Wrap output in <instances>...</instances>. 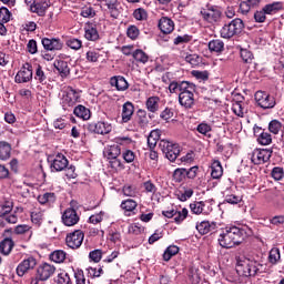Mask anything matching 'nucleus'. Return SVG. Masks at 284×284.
Listing matches in <instances>:
<instances>
[{
  "label": "nucleus",
  "instance_id": "f257e3e1",
  "mask_svg": "<svg viewBox=\"0 0 284 284\" xmlns=\"http://www.w3.org/2000/svg\"><path fill=\"white\" fill-rule=\"evenodd\" d=\"M252 234V230L247 226H226L219 236V243L221 247L225 250H231V247H236Z\"/></svg>",
  "mask_w": 284,
  "mask_h": 284
},
{
  "label": "nucleus",
  "instance_id": "f03ea898",
  "mask_svg": "<svg viewBox=\"0 0 284 284\" xmlns=\"http://www.w3.org/2000/svg\"><path fill=\"white\" fill-rule=\"evenodd\" d=\"M236 258V273L239 276H256L258 272V262L245 257V255H239Z\"/></svg>",
  "mask_w": 284,
  "mask_h": 284
},
{
  "label": "nucleus",
  "instance_id": "7ed1b4c3",
  "mask_svg": "<svg viewBox=\"0 0 284 284\" xmlns=\"http://www.w3.org/2000/svg\"><path fill=\"white\" fill-rule=\"evenodd\" d=\"M200 14L203 21H206V23H211V26H214L215 23H221V19L223 17L221 7L214 4H206L204 8L201 9Z\"/></svg>",
  "mask_w": 284,
  "mask_h": 284
},
{
  "label": "nucleus",
  "instance_id": "20e7f679",
  "mask_svg": "<svg viewBox=\"0 0 284 284\" xmlns=\"http://www.w3.org/2000/svg\"><path fill=\"white\" fill-rule=\"evenodd\" d=\"M245 24L243 20L240 18L233 19L231 22L225 23L220 30V36L222 39H232V37H236V34H241Z\"/></svg>",
  "mask_w": 284,
  "mask_h": 284
},
{
  "label": "nucleus",
  "instance_id": "39448f33",
  "mask_svg": "<svg viewBox=\"0 0 284 284\" xmlns=\"http://www.w3.org/2000/svg\"><path fill=\"white\" fill-rule=\"evenodd\" d=\"M13 204L7 201L0 204V227H6L7 223L14 225L19 221V216L12 212Z\"/></svg>",
  "mask_w": 284,
  "mask_h": 284
},
{
  "label": "nucleus",
  "instance_id": "423d86ee",
  "mask_svg": "<svg viewBox=\"0 0 284 284\" xmlns=\"http://www.w3.org/2000/svg\"><path fill=\"white\" fill-rule=\"evenodd\" d=\"M159 148L171 163H174L181 154V146L176 143L170 142L169 140H161Z\"/></svg>",
  "mask_w": 284,
  "mask_h": 284
},
{
  "label": "nucleus",
  "instance_id": "0eeeda50",
  "mask_svg": "<svg viewBox=\"0 0 284 284\" xmlns=\"http://www.w3.org/2000/svg\"><path fill=\"white\" fill-rule=\"evenodd\" d=\"M255 102L257 103L258 108H262V110H272V108L276 105V100L274 97L264 91H257L255 93Z\"/></svg>",
  "mask_w": 284,
  "mask_h": 284
},
{
  "label": "nucleus",
  "instance_id": "6e6552de",
  "mask_svg": "<svg viewBox=\"0 0 284 284\" xmlns=\"http://www.w3.org/2000/svg\"><path fill=\"white\" fill-rule=\"evenodd\" d=\"M83 239H85L83 231L77 230L67 235L65 243L71 250H79L83 245Z\"/></svg>",
  "mask_w": 284,
  "mask_h": 284
},
{
  "label": "nucleus",
  "instance_id": "1a4fd4ad",
  "mask_svg": "<svg viewBox=\"0 0 284 284\" xmlns=\"http://www.w3.org/2000/svg\"><path fill=\"white\" fill-rule=\"evenodd\" d=\"M87 130L92 134H110L112 132V124L105 121L92 122L87 125Z\"/></svg>",
  "mask_w": 284,
  "mask_h": 284
},
{
  "label": "nucleus",
  "instance_id": "9d476101",
  "mask_svg": "<svg viewBox=\"0 0 284 284\" xmlns=\"http://www.w3.org/2000/svg\"><path fill=\"white\" fill-rule=\"evenodd\" d=\"M33 77L32 64L26 62L16 74V83H30Z\"/></svg>",
  "mask_w": 284,
  "mask_h": 284
},
{
  "label": "nucleus",
  "instance_id": "9b49d317",
  "mask_svg": "<svg viewBox=\"0 0 284 284\" xmlns=\"http://www.w3.org/2000/svg\"><path fill=\"white\" fill-rule=\"evenodd\" d=\"M272 158V151L267 149L255 150L252 153L251 161L254 165H263V163H267Z\"/></svg>",
  "mask_w": 284,
  "mask_h": 284
},
{
  "label": "nucleus",
  "instance_id": "f8f14e48",
  "mask_svg": "<svg viewBox=\"0 0 284 284\" xmlns=\"http://www.w3.org/2000/svg\"><path fill=\"white\" fill-rule=\"evenodd\" d=\"M54 272H57V267H54V265L43 263L38 266L37 276L39 281H48V278L54 275Z\"/></svg>",
  "mask_w": 284,
  "mask_h": 284
},
{
  "label": "nucleus",
  "instance_id": "ddd939ff",
  "mask_svg": "<svg viewBox=\"0 0 284 284\" xmlns=\"http://www.w3.org/2000/svg\"><path fill=\"white\" fill-rule=\"evenodd\" d=\"M37 267V260L34 257H28L23 260L18 266H17V274L18 276H26L30 270H34Z\"/></svg>",
  "mask_w": 284,
  "mask_h": 284
},
{
  "label": "nucleus",
  "instance_id": "4468645a",
  "mask_svg": "<svg viewBox=\"0 0 284 284\" xmlns=\"http://www.w3.org/2000/svg\"><path fill=\"white\" fill-rule=\"evenodd\" d=\"M62 223L67 225V227H72L79 223V214H77V210L67 209L62 214Z\"/></svg>",
  "mask_w": 284,
  "mask_h": 284
},
{
  "label": "nucleus",
  "instance_id": "2eb2a0df",
  "mask_svg": "<svg viewBox=\"0 0 284 284\" xmlns=\"http://www.w3.org/2000/svg\"><path fill=\"white\" fill-rule=\"evenodd\" d=\"M68 158L65 155L58 153L52 163H51V171L52 172H63L68 168Z\"/></svg>",
  "mask_w": 284,
  "mask_h": 284
},
{
  "label": "nucleus",
  "instance_id": "dca6fc26",
  "mask_svg": "<svg viewBox=\"0 0 284 284\" xmlns=\"http://www.w3.org/2000/svg\"><path fill=\"white\" fill-rule=\"evenodd\" d=\"M42 45L44 50H49L50 52L63 49V42H61V39L57 38H43Z\"/></svg>",
  "mask_w": 284,
  "mask_h": 284
},
{
  "label": "nucleus",
  "instance_id": "f3484780",
  "mask_svg": "<svg viewBox=\"0 0 284 284\" xmlns=\"http://www.w3.org/2000/svg\"><path fill=\"white\" fill-rule=\"evenodd\" d=\"M110 85L112 88H116L119 92H125V90L129 88L128 80H125V78L122 75L112 77L110 79Z\"/></svg>",
  "mask_w": 284,
  "mask_h": 284
},
{
  "label": "nucleus",
  "instance_id": "a211bd4d",
  "mask_svg": "<svg viewBox=\"0 0 284 284\" xmlns=\"http://www.w3.org/2000/svg\"><path fill=\"white\" fill-rule=\"evenodd\" d=\"M179 103L182 108H185V110H192L195 104L194 93L179 94Z\"/></svg>",
  "mask_w": 284,
  "mask_h": 284
},
{
  "label": "nucleus",
  "instance_id": "6ab92c4d",
  "mask_svg": "<svg viewBox=\"0 0 284 284\" xmlns=\"http://www.w3.org/2000/svg\"><path fill=\"white\" fill-rule=\"evenodd\" d=\"M159 29L163 34H172L174 32V21L168 17H162L159 21Z\"/></svg>",
  "mask_w": 284,
  "mask_h": 284
},
{
  "label": "nucleus",
  "instance_id": "aec40b11",
  "mask_svg": "<svg viewBox=\"0 0 284 284\" xmlns=\"http://www.w3.org/2000/svg\"><path fill=\"white\" fill-rule=\"evenodd\" d=\"M134 115V104L130 101L122 105V123H130Z\"/></svg>",
  "mask_w": 284,
  "mask_h": 284
},
{
  "label": "nucleus",
  "instance_id": "412c9836",
  "mask_svg": "<svg viewBox=\"0 0 284 284\" xmlns=\"http://www.w3.org/2000/svg\"><path fill=\"white\" fill-rule=\"evenodd\" d=\"M216 222L203 221L196 225V230L200 234L205 235L216 230Z\"/></svg>",
  "mask_w": 284,
  "mask_h": 284
},
{
  "label": "nucleus",
  "instance_id": "4be33fe9",
  "mask_svg": "<svg viewBox=\"0 0 284 284\" xmlns=\"http://www.w3.org/2000/svg\"><path fill=\"white\" fill-rule=\"evenodd\" d=\"M53 67L59 72L62 79L70 77V67L68 65V62L63 60H55Z\"/></svg>",
  "mask_w": 284,
  "mask_h": 284
},
{
  "label": "nucleus",
  "instance_id": "5701e85b",
  "mask_svg": "<svg viewBox=\"0 0 284 284\" xmlns=\"http://www.w3.org/2000/svg\"><path fill=\"white\" fill-rule=\"evenodd\" d=\"M64 101L68 103V105L72 106L79 101L80 95L77 90L72 89V87L67 88L65 95L63 97Z\"/></svg>",
  "mask_w": 284,
  "mask_h": 284
},
{
  "label": "nucleus",
  "instance_id": "b1692460",
  "mask_svg": "<svg viewBox=\"0 0 284 284\" xmlns=\"http://www.w3.org/2000/svg\"><path fill=\"white\" fill-rule=\"evenodd\" d=\"M103 154L109 160L119 159V156H121V148L118 144L108 145L104 149Z\"/></svg>",
  "mask_w": 284,
  "mask_h": 284
},
{
  "label": "nucleus",
  "instance_id": "393cba45",
  "mask_svg": "<svg viewBox=\"0 0 284 284\" xmlns=\"http://www.w3.org/2000/svg\"><path fill=\"white\" fill-rule=\"evenodd\" d=\"M12 154V145L6 141H0V161H8Z\"/></svg>",
  "mask_w": 284,
  "mask_h": 284
},
{
  "label": "nucleus",
  "instance_id": "a878e982",
  "mask_svg": "<svg viewBox=\"0 0 284 284\" xmlns=\"http://www.w3.org/2000/svg\"><path fill=\"white\" fill-rule=\"evenodd\" d=\"M13 247H14V241H12V237H6L0 242V252L4 256L10 255V252H12Z\"/></svg>",
  "mask_w": 284,
  "mask_h": 284
},
{
  "label": "nucleus",
  "instance_id": "bb28decb",
  "mask_svg": "<svg viewBox=\"0 0 284 284\" xmlns=\"http://www.w3.org/2000/svg\"><path fill=\"white\" fill-rule=\"evenodd\" d=\"M48 8H50L48 2H37L30 6L31 12H34L38 17H45Z\"/></svg>",
  "mask_w": 284,
  "mask_h": 284
},
{
  "label": "nucleus",
  "instance_id": "cd10ccee",
  "mask_svg": "<svg viewBox=\"0 0 284 284\" xmlns=\"http://www.w3.org/2000/svg\"><path fill=\"white\" fill-rule=\"evenodd\" d=\"M38 202L41 205H52V203L57 202V194H54L52 192H47V193L40 194L38 196Z\"/></svg>",
  "mask_w": 284,
  "mask_h": 284
},
{
  "label": "nucleus",
  "instance_id": "c85d7f7f",
  "mask_svg": "<svg viewBox=\"0 0 284 284\" xmlns=\"http://www.w3.org/2000/svg\"><path fill=\"white\" fill-rule=\"evenodd\" d=\"M84 37L88 41H99V31L94 26L89 23L84 28Z\"/></svg>",
  "mask_w": 284,
  "mask_h": 284
},
{
  "label": "nucleus",
  "instance_id": "c756f323",
  "mask_svg": "<svg viewBox=\"0 0 284 284\" xmlns=\"http://www.w3.org/2000/svg\"><path fill=\"white\" fill-rule=\"evenodd\" d=\"M264 13L267 14H276L280 10H283V3L282 2H273L265 4L263 8Z\"/></svg>",
  "mask_w": 284,
  "mask_h": 284
},
{
  "label": "nucleus",
  "instance_id": "7c9ffc66",
  "mask_svg": "<svg viewBox=\"0 0 284 284\" xmlns=\"http://www.w3.org/2000/svg\"><path fill=\"white\" fill-rule=\"evenodd\" d=\"M211 176L212 179H221V176H223V166L221 165V161H213L211 165Z\"/></svg>",
  "mask_w": 284,
  "mask_h": 284
},
{
  "label": "nucleus",
  "instance_id": "2f4dec72",
  "mask_svg": "<svg viewBox=\"0 0 284 284\" xmlns=\"http://www.w3.org/2000/svg\"><path fill=\"white\" fill-rule=\"evenodd\" d=\"M159 103H161V99L159 97H150L146 102V110L149 112H159Z\"/></svg>",
  "mask_w": 284,
  "mask_h": 284
},
{
  "label": "nucleus",
  "instance_id": "473e14b6",
  "mask_svg": "<svg viewBox=\"0 0 284 284\" xmlns=\"http://www.w3.org/2000/svg\"><path fill=\"white\" fill-rule=\"evenodd\" d=\"M196 90V85L189 81H181L180 82V91L179 94H192Z\"/></svg>",
  "mask_w": 284,
  "mask_h": 284
},
{
  "label": "nucleus",
  "instance_id": "72a5a7b5",
  "mask_svg": "<svg viewBox=\"0 0 284 284\" xmlns=\"http://www.w3.org/2000/svg\"><path fill=\"white\" fill-rule=\"evenodd\" d=\"M209 50L210 52L221 53L225 50V43L220 39L211 40L209 42Z\"/></svg>",
  "mask_w": 284,
  "mask_h": 284
},
{
  "label": "nucleus",
  "instance_id": "f704fd0d",
  "mask_svg": "<svg viewBox=\"0 0 284 284\" xmlns=\"http://www.w3.org/2000/svg\"><path fill=\"white\" fill-rule=\"evenodd\" d=\"M73 114H75V116H78L79 119H82L83 121H88L90 119L89 109L81 104L74 108Z\"/></svg>",
  "mask_w": 284,
  "mask_h": 284
},
{
  "label": "nucleus",
  "instance_id": "c9c22d12",
  "mask_svg": "<svg viewBox=\"0 0 284 284\" xmlns=\"http://www.w3.org/2000/svg\"><path fill=\"white\" fill-rule=\"evenodd\" d=\"M34 79L40 82L41 85H45L48 83V75H45V71H43V67H41V64H38L36 68Z\"/></svg>",
  "mask_w": 284,
  "mask_h": 284
},
{
  "label": "nucleus",
  "instance_id": "e433bc0d",
  "mask_svg": "<svg viewBox=\"0 0 284 284\" xmlns=\"http://www.w3.org/2000/svg\"><path fill=\"white\" fill-rule=\"evenodd\" d=\"M133 59L138 62V63H148V61H150V57L148 55V53H145L143 50L138 49L132 53Z\"/></svg>",
  "mask_w": 284,
  "mask_h": 284
},
{
  "label": "nucleus",
  "instance_id": "4c0bfd02",
  "mask_svg": "<svg viewBox=\"0 0 284 284\" xmlns=\"http://www.w3.org/2000/svg\"><path fill=\"white\" fill-rule=\"evenodd\" d=\"M136 123L140 125V128H145L150 121L148 120V112L145 110L140 109L136 113Z\"/></svg>",
  "mask_w": 284,
  "mask_h": 284
},
{
  "label": "nucleus",
  "instance_id": "58836bf2",
  "mask_svg": "<svg viewBox=\"0 0 284 284\" xmlns=\"http://www.w3.org/2000/svg\"><path fill=\"white\" fill-rule=\"evenodd\" d=\"M268 262L271 265H276L277 263H281V250L274 247L270 251L268 254Z\"/></svg>",
  "mask_w": 284,
  "mask_h": 284
},
{
  "label": "nucleus",
  "instance_id": "ea45409f",
  "mask_svg": "<svg viewBox=\"0 0 284 284\" xmlns=\"http://www.w3.org/2000/svg\"><path fill=\"white\" fill-rule=\"evenodd\" d=\"M205 203L203 201L193 202L190 204V210L193 214H203L205 212Z\"/></svg>",
  "mask_w": 284,
  "mask_h": 284
},
{
  "label": "nucleus",
  "instance_id": "a19ab883",
  "mask_svg": "<svg viewBox=\"0 0 284 284\" xmlns=\"http://www.w3.org/2000/svg\"><path fill=\"white\" fill-rule=\"evenodd\" d=\"M187 179L186 169H175L173 172V180L175 183H182V181H185Z\"/></svg>",
  "mask_w": 284,
  "mask_h": 284
},
{
  "label": "nucleus",
  "instance_id": "79ce46f5",
  "mask_svg": "<svg viewBox=\"0 0 284 284\" xmlns=\"http://www.w3.org/2000/svg\"><path fill=\"white\" fill-rule=\"evenodd\" d=\"M65 256V251L58 250L50 254V260L53 261V263H63Z\"/></svg>",
  "mask_w": 284,
  "mask_h": 284
},
{
  "label": "nucleus",
  "instance_id": "37998d69",
  "mask_svg": "<svg viewBox=\"0 0 284 284\" xmlns=\"http://www.w3.org/2000/svg\"><path fill=\"white\" fill-rule=\"evenodd\" d=\"M176 254H179V246L170 245L163 254V260L168 262L172 256H176Z\"/></svg>",
  "mask_w": 284,
  "mask_h": 284
},
{
  "label": "nucleus",
  "instance_id": "c03bdc74",
  "mask_svg": "<svg viewBox=\"0 0 284 284\" xmlns=\"http://www.w3.org/2000/svg\"><path fill=\"white\" fill-rule=\"evenodd\" d=\"M80 16L84 19H92L93 17H97V11H94V8L85 6L81 9Z\"/></svg>",
  "mask_w": 284,
  "mask_h": 284
},
{
  "label": "nucleus",
  "instance_id": "a18cd8bd",
  "mask_svg": "<svg viewBox=\"0 0 284 284\" xmlns=\"http://www.w3.org/2000/svg\"><path fill=\"white\" fill-rule=\"evenodd\" d=\"M174 222L179 224L183 223L185 219H187V209H183L182 211H176L175 214L173 215Z\"/></svg>",
  "mask_w": 284,
  "mask_h": 284
},
{
  "label": "nucleus",
  "instance_id": "49530a36",
  "mask_svg": "<svg viewBox=\"0 0 284 284\" xmlns=\"http://www.w3.org/2000/svg\"><path fill=\"white\" fill-rule=\"evenodd\" d=\"M136 205H138L136 201L131 200V199L123 201L121 203L122 210H125L126 212H134V210H136Z\"/></svg>",
  "mask_w": 284,
  "mask_h": 284
},
{
  "label": "nucleus",
  "instance_id": "de8ad7c7",
  "mask_svg": "<svg viewBox=\"0 0 284 284\" xmlns=\"http://www.w3.org/2000/svg\"><path fill=\"white\" fill-rule=\"evenodd\" d=\"M257 143H260V145H270V143H272V135L263 131L257 138Z\"/></svg>",
  "mask_w": 284,
  "mask_h": 284
},
{
  "label": "nucleus",
  "instance_id": "09e8293b",
  "mask_svg": "<svg viewBox=\"0 0 284 284\" xmlns=\"http://www.w3.org/2000/svg\"><path fill=\"white\" fill-rule=\"evenodd\" d=\"M68 48H71V50H81L83 42L77 38H70L67 40Z\"/></svg>",
  "mask_w": 284,
  "mask_h": 284
},
{
  "label": "nucleus",
  "instance_id": "8fccbe9b",
  "mask_svg": "<svg viewBox=\"0 0 284 284\" xmlns=\"http://www.w3.org/2000/svg\"><path fill=\"white\" fill-rule=\"evenodd\" d=\"M57 284H72V280H70V275L65 272L59 273L55 277Z\"/></svg>",
  "mask_w": 284,
  "mask_h": 284
},
{
  "label": "nucleus",
  "instance_id": "3c124183",
  "mask_svg": "<svg viewBox=\"0 0 284 284\" xmlns=\"http://www.w3.org/2000/svg\"><path fill=\"white\" fill-rule=\"evenodd\" d=\"M233 112L236 116H245V108H243V102L237 101L233 103Z\"/></svg>",
  "mask_w": 284,
  "mask_h": 284
},
{
  "label": "nucleus",
  "instance_id": "603ef678",
  "mask_svg": "<svg viewBox=\"0 0 284 284\" xmlns=\"http://www.w3.org/2000/svg\"><path fill=\"white\" fill-rule=\"evenodd\" d=\"M10 17H12V13H10V10L6 7L0 8V22L1 23H8L10 21Z\"/></svg>",
  "mask_w": 284,
  "mask_h": 284
},
{
  "label": "nucleus",
  "instance_id": "864d4df0",
  "mask_svg": "<svg viewBox=\"0 0 284 284\" xmlns=\"http://www.w3.org/2000/svg\"><path fill=\"white\" fill-rule=\"evenodd\" d=\"M139 28L136 26H130L126 30V36L129 39H132V41H135V39H139Z\"/></svg>",
  "mask_w": 284,
  "mask_h": 284
},
{
  "label": "nucleus",
  "instance_id": "5fc2aeb1",
  "mask_svg": "<svg viewBox=\"0 0 284 284\" xmlns=\"http://www.w3.org/2000/svg\"><path fill=\"white\" fill-rule=\"evenodd\" d=\"M89 258L93 261V263H99L101 258H103V251L101 250H93L89 253Z\"/></svg>",
  "mask_w": 284,
  "mask_h": 284
},
{
  "label": "nucleus",
  "instance_id": "6e6d98bb",
  "mask_svg": "<svg viewBox=\"0 0 284 284\" xmlns=\"http://www.w3.org/2000/svg\"><path fill=\"white\" fill-rule=\"evenodd\" d=\"M133 17L136 21H145V19H148V12L145 9L139 8L134 10Z\"/></svg>",
  "mask_w": 284,
  "mask_h": 284
},
{
  "label": "nucleus",
  "instance_id": "4d7b16f0",
  "mask_svg": "<svg viewBox=\"0 0 284 284\" xmlns=\"http://www.w3.org/2000/svg\"><path fill=\"white\" fill-rule=\"evenodd\" d=\"M196 131L204 136H207L209 132H212V126L205 122H202L197 125Z\"/></svg>",
  "mask_w": 284,
  "mask_h": 284
},
{
  "label": "nucleus",
  "instance_id": "13d9d810",
  "mask_svg": "<svg viewBox=\"0 0 284 284\" xmlns=\"http://www.w3.org/2000/svg\"><path fill=\"white\" fill-rule=\"evenodd\" d=\"M31 221L32 223H36L37 225H39V223L43 221V211L36 210L31 212Z\"/></svg>",
  "mask_w": 284,
  "mask_h": 284
},
{
  "label": "nucleus",
  "instance_id": "bf43d9fd",
  "mask_svg": "<svg viewBox=\"0 0 284 284\" xmlns=\"http://www.w3.org/2000/svg\"><path fill=\"white\" fill-rule=\"evenodd\" d=\"M105 216V212L101 211L98 214H93L89 217V222L92 223L93 225H97L103 221V217Z\"/></svg>",
  "mask_w": 284,
  "mask_h": 284
},
{
  "label": "nucleus",
  "instance_id": "052dcab7",
  "mask_svg": "<svg viewBox=\"0 0 284 284\" xmlns=\"http://www.w3.org/2000/svg\"><path fill=\"white\" fill-rule=\"evenodd\" d=\"M254 19H255L256 23H265V21L267 20V16H266L265 11L262 9L254 13Z\"/></svg>",
  "mask_w": 284,
  "mask_h": 284
},
{
  "label": "nucleus",
  "instance_id": "680f3d73",
  "mask_svg": "<svg viewBox=\"0 0 284 284\" xmlns=\"http://www.w3.org/2000/svg\"><path fill=\"white\" fill-rule=\"evenodd\" d=\"M185 61L191 65H199V63H201V58L196 54H187L185 55Z\"/></svg>",
  "mask_w": 284,
  "mask_h": 284
},
{
  "label": "nucleus",
  "instance_id": "e2e57ef3",
  "mask_svg": "<svg viewBox=\"0 0 284 284\" xmlns=\"http://www.w3.org/2000/svg\"><path fill=\"white\" fill-rule=\"evenodd\" d=\"M110 165L112 170H125V165H123V162H121V160L118 158L111 159Z\"/></svg>",
  "mask_w": 284,
  "mask_h": 284
},
{
  "label": "nucleus",
  "instance_id": "0e129e2a",
  "mask_svg": "<svg viewBox=\"0 0 284 284\" xmlns=\"http://www.w3.org/2000/svg\"><path fill=\"white\" fill-rule=\"evenodd\" d=\"M241 57L244 63H250L254 59V54L247 49L241 50Z\"/></svg>",
  "mask_w": 284,
  "mask_h": 284
},
{
  "label": "nucleus",
  "instance_id": "69168bd1",
  "mask_svg": "<svg viewBox=\"0 0 284 284\" xmlns=\"http://www.w3.org/2000/svg\"><path fill=\"white\" fill-rule=\"evenodd\" d=\"M268 130L273 134H278V132L281 131V122L276 120L271 121L268 124Z\"/></svg>",
  "mask_w": 284,
  "mask_h": 284
},
{
  "label": "nucleus",
  "instance_id": "338daca9",
  "mask_svg": "<svg viewBox=\"0 0 284 284\" xmlns=\"http://www.w3.org/2000/svg\"><path fill=\"white\" fill-rule=\"evenodd\" d=\"M271 225H275L276 227H281L284 225V215H275L270 220Z\"/></svg>",
  "mask_w": 284,
  "mask_h": 284
},
{
  "label": "nucleus",
  "instance_id": "774afa93",
  "mask_svg": "<svg viewBox=\"0 0 284 284\" xmlns=\"http://www.w3.org/2000/svg\"><path fill=\"white\" fill-rule=\"evenodd\" d=\"M13 232L16 234H28V232H30V225L28 224H20V225H17L13 230Z\"/></svg>",
  "mask_w": 284,
  "mask_h": 284
}]
</instances>
